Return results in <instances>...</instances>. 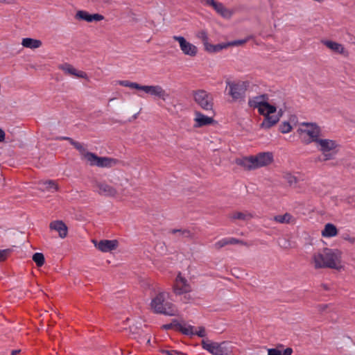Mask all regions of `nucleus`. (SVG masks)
Wrapping results in <instances>:
<instances>
[{"label": "nucleus", "instance_id": "28", "mask_svg": "<svg viewBox=\"0 0 355 355\" xmlns=\"http://www.w3.org/2000/svg\"><path fill=\"white\" fill-rule=\"evenodd\" d=\"M252 218L250 214H244L243 212H235L232 214V218L234 220H247Z\"/></svg>", "mask_w": 355, "mask_h": 355}, {"label": "nucleus", "instance_id": "26", "mask_svg": "<svg viewBox=\"0 0 355 355\" xmlns=\"http://www.w3.org/2000/svg\"><path fill=\"white\" fill-rule=\"evenodd\" d=\"M32 259L37 267H42L45 262L44 256L40 252L33 254Z\"/></svg>", "mask_w": 355, "mask_h": 355}, {"label": "nucleus", "instance_id": "32", "mask_svg": "<svg viewBox=\"0 0 355 355\" xmlns=\"http://www.w3.org/2000/svg\"><path fill=\"white\" fill-rule=\"evenodd\" d=\"M196 36L201 40L202 44H210L208 42L207 33L205 30H201L196 33Z\"/></svg>", "mask_w": 355, "mask_h": 355}, {"label": "nucleus", "instance_id": "44", "mask_svg": "<svg viewBox=\"0 0 355 355\" xmlns=\"http://www.w3.org/2000/svg\"><path fill=\"white\" fill-rule=\"evenodd\" d=\"M194 335H197L200 338H205L207 336L206 331L204 327H200L199 331L194 332Z\"/></svg>", "mask_w": 355, "mask_h": 355}, {"label": "nucleus", "instance_id": "20", "mask_svg": "<svg viewBox=\"0 0 355 355\" xmlns=\"http://www.w3.org/2000/svg\"><path fill=\"white\" fill-rule=\"evenodd\" d=\"M97 187L99 189L98 193L101 195L113 197L117 193L115 188L106 183H98Z\"/></svg>", "mask_w": 355, "mask_h": 355}, {"label": "nucleus", "instance_id": "1", "mask_svg": "<svg viewBox=\"0 0 355 355\" xmlns=\"http://www.w3.org/2000/svg\"><path fill=\"white\" fill-rule=\"evenodd\" d=\"M62 140L68 141L76 150L79 151L80 155L89 162L92 166H98L101 168H110L116 165L119 160L108 157H99L94 153L87 151L83 144L75 141L71 137H63Z\"/></svg>", "mask_w": 355, "mask_h": 355}, {"label": "nucleus", "instance_id": "56", "mask_svg": "<svg viewBox=\"0 0 355 355\" xmlns=\"http://www.w3.org/2000/svg\"><path fill=\"white\" fill-rule=\"evenodd\" d=\"M282 110H280L279 113H278V114H277V116H280L282 115Z\"/></svg>", "mask_w": 355, "mask_h": 355}, {"label": "nucleus", "instance_id": "10", "mask_svg": "<svg viewBox=\"0 0 355 355\" xmlns=\"http://www.w3.org/2000/svg\"><path fill=\"white\" fill-rule=\"evenodd\" d=\"M274 161L272 152H261L254 156L255 168L268 166Z\"/></svg>", "mask_w": 355, "mask_h": 355}, {"label": "nucleus", "instance_id": "7", "mask_svg": "<svg viewBox=\"0 0 355 355\" xmlns=\"http://www.w3.org/2000/svg\"><path fill=\"white\" fill-rule=\"evenodd\" d=\"M227 85L229 86V95L232 98L233 101L239 100H244L245 92L249 87L248 82L239 81L232 82L230 80L226 81Z\"/></svg>", "mask_w": 355, "mask_h": 355}, {"label": "nucleus", "instance_id": "46", "mask_svg": "<svg viewBox=\"0 0 355 355\" xmlns=\"http://www.w3.org/2000/svg\"><path fill=\"white\" fill-rule=\"evenodd\" d=\"M144 342H146L147 345H150V336L148 335H145L143 337L140 338L139 343H142Z\"/></svg>", "mask_w": 355, "mask_h": 355}, {"label": "nucleus", "instance_id": "21", "mask_svg": "<svg viewBox=\"0 0 355 355\" xmlns=\"http://www.w3.org/2000/svg\"><path fill=\"white\" fill-rule=\"evenodd\" d=\"M119 84L123 87H130L132 89H136L138 90H142L147 94L150 93L151 85H141L137 83H132L129 80H119Z\"/></svg>", "mask_w": 355, "mask_h": 355}, {"label": "nucleus", "instance_id": "48", "mask_svg": "<svg viewBox=\"0 0 355 355\" xmlns=\"http://www.w3.org/2000/svg\"><path fill=\"white\" fill-rule=\"evenodd\" d=\"M292 354H293V349L291 347L286 348L282 352V355H291Z\"/></svg>", "mask_w": 355, "mask_h": 355}, {"label": "nucleus", "instance_id": "2", "mask_svg": "<svg viewBox=\"0 0 355 355\" xmlns=\"http://www.w3.org/2000/svg\"><path fill=\"white\" fill-rule=\"evenodd\" d=\"M341 252L338 250H333L324 248L322 253L313 255L315 268H329L339 270L340 263Z\"/></svg>", "mask_w": 355, "mask_h": 355}, {"label": "nucleus", "instance_id": "18", "mask_svg": "<svg viewBox=\"0 0 355 355\" xmlns=\"http://www.w3.org/2000/svg\"><path fill=\"white\" fill-rule=\"evenodd\" d=\"M235 163L237 165L243 167L246 170L255 169L253 155L244 157L242 158H237L235 160Z\"/></svg>", "mask_w": 355, "mask_h": 355}, {"label": "nucleus", "instance_id": "36", "mask_svg": "<svg viewBox=\"0 0 355 355\" xmlns=\"http://www.w3.org/2000/svg\"><path fill=\"white\" fill-rule=\"evenodd\" d=\"M21 44H42V42L39 40L26 37L22 40Z\"/></svg>", "mask_w": 355, "mask_h": 355}, {"label": "nucleus", "instance_id": "3", "mask_svg": "<svg viewBox=\"0 0 355 355\" xmlns=\"http://www.w3.org/2000/svg\"><path fill=\"white\" fill-rule=\"evenodd\" d=\"M165 293H159L151 301L150 306L156 313L175 315L177 313L175 306L171 302H165Z\"/></svg>", "mask_w": 355, "mask_h": 355}, {"label": "nucleus", "instance_id": "51", "mask_svg": "<svg viewBox=\"0 0 355 355\" xmlns=\"http://www.w3.org/2000/svg\"><path fill=\"white\" fill-rule=\"evenodd\" d=\"M322 44H339L338 42L331 40H322Z\"/></svg>", "mask_w": 355, "mask_h": 355}, {"label": "nucleus", "instance_id": "15", "mask_svg": "<svg viewBox=\"0 0 355 355\" xmlns=\"http://www.w3.org/2000/svg\"><path fill=\"white\" fill-rule=\"evenodd\" d=\"M119 245L117 240H101L96 247L101 252H107L116 249Z\"/></svg>", "mask_w": 355, "mask_h": 355}, {"label": "nucleus", "instance_id": "34", "mask_svg": "<svg viewBox=\"0 0 355 355\" xmlns=\"http://www.w3.org/2000/svg\"><path fill=\"white\" fill-rule=\"evenodd\" d=\"M46 189L49 191L53 189L54 191H58L59 187L54 180H47L44 182Z\"/></svg>", "mask_w": 355, "mask_h": 355}, {"label": "nucleus", "instance_id": "30", "mask_svg": "<svg viewBox=\"0 0 355 355\" xmlns=\"http://www.w3.org/2000/svg\"><path fill=\"white\" fill-rule=\"evenodd\" d=\"M170 232L171 234H176L178 232L180 233L183 236L186 238H190L191 239L193 237V234L188 229H172Z\"/></svg>", "mask_w": 355, "mask_h": 355}, {"label": "nucleus", "instance_id": "47", "mask_svg": "<svg viewBox=\"0 0 355 355\" xmlns=\"http://www.w3.org/2000/svg\"><path fill=\"white\" fill-rule=\"evenodd\" d=\"M329 307V304H318L317 306L318 311L320 313H323Z\"/></svg>", "mask_w": 355, "mask_h": 355}, {"label": "nucleus", "instance_id": "27", "mask_svg": "<svg viewBox=\"0 0 355 355\" xmlns=\"http://www.w3.org/2000/svg\"><path fill=\"white\" fill-rule=\"evenodd\" d=\"M182 52L186 55L194 56L197 53L196 46H180Z\"/></svg>", "mask_w": 355, "mask_h": 355}, {"label": "nucleus", "instance_id": "50", "mask_svg": "<svg viewBox=\"0 0 355 355\" xmlns=\"http://www.w3.org/2000/svg\"><path fill=\"white\" fill-rule=\"evenodd\" d=\"M5 132L2 129H0V142H2L5 140Z\"/></svg>", "mask_w": 355, "mask_h": 355}, {"label": "nucleus", "instance_id": "54", "mask_svg": "<svg viewBox=\"0 0 355 355\" xmlns=\"http://www.w3.org/2000/svg\"><path fill=\"white\" fill-rule=\"evenodd\" d=\"M322 286L324 288V290H328V287L326 284H322Z\"/></svg>", "mask_w": 355, "mask_h": 355}, {"label": "nucleus", "instance_id": "23", "mask_svg": "<svg viewBox=\"0 0 355 355\" xmlns=\"http://www.w3.org/2000/svg\"><path fill=\"white\" fill-rule=\"evenodd\" d=\"M338 233L337 227L332 223L326 224L324 230L322 231V235L324 237H333L336 236Z\"/></svg>", "mask_w": 355, "mask_h": 355}, {"label": "nucleus", "instance_id": "49", "mask_svg": "<svg viewBox=\"0 0 355 355\" xmlns=\"http://www.w3.org/2000/svg\"><path fill=\"white\" fill-rule=\"evenodd\" d=\"M345 240L349 241L351 243H354L355 242L354 237H350L348 234L343 236Z\"/></svg>", "mask_w": 355, "mask_h": 355}, {"label": "nucleus", "instance_id": "58", "mask_svg": "<svg viewBox=\"0 0 355 355\" xmlns=\"http://www.w3.org/2000/svg\"><path fill=\"white\" fill-rule=\"evenodd\" d=\"M231 355H234V352L231 353Z\"/></svg>", "mask_w": 355, "mask_h": 355}, {"label": "nucleus", "instance_id": "31", "mask_svg": "<svg viewBox=\"0 0 355 355\" xmlns=\"http://www.w3.org/2000/svg\"><path fill=\"white\" fill-rule=\"evenodd\" d=\"M229 46H205V51L209 53H214L226 49Z\"/></svg>", "mask_w": 355, "mask_h": 355}, {"label": "nucleus", "instance_id": "35", "mask_svg": "<svg viewBox=\"0 0 355 355\" xmlns=\"http://www.w3.org/2000/svg\"><path fill=\"white\" fill-rule=\"evenodd\" d=\"M292 130V126L288 122H283L279 128V130L282 133H288Z\"/></svg>", "mask_w": 355, "mask_h": 355}, {"label": "nucleus", "instance_id": "6", "mask_svg": "<svg viewBox=\"0 0 355 355\" xmlns=\"http://www.w3.org/2000/svg\"><path fill=\"white\" fill-rule=\"evenodd\" d=\"M320 146V150L322 153L324 157H318L319 161H327L332 159L336 155L337 151L335 149L338 146L336 141L331 139H320L319 137L315 141Z\"/></svg>", "mask_w": 355, "mask_h": 355}, {"label": "nucleus", "instance_id": "45", "mask_svg": "<svg viewBox=\"0 0 355 355\" xmlns=\"http://www.w3.org/2000/svg\"><path fill=\"white\" fill-rule=\"evenodd\" d=\"M161 353L166 354V355L182 354L181 353H179L175 350H166V349H162Z\"/></svg>", "mask_w": 355, "mask_h": 355}, {"label": "nucleus", "instance_id": "25", "mask_svg": "<svg viewBox=\"0 0 355 355\" xmlns=\"http://www.w3.org/2000/svg\"><path fill=\"white\" fill-rule=\"evenodd\" d=\"M178 326V331L187 336L194 335L193 327L189 325L187 327L182 326L180 322L176 324Z\"/></svg>", "mask_w": 355, "mask_h": 355}, {"label": "nucleus", "instance_id": "8", "mask_svg": "<svg viewBox=\"0 0 355 355\" xmlns=\"http://www.w3.org/2000/svg\"><path fill=\"white\" fill-rule=\"evenodd\" d=\"M195 102L204 110L213 111L214 99L211 94L205 90L199 89L193 92Z\"/></svg>", "mask_w": 355, "mask_h": 355}, {"label": "nucleus", "instance_id": "12", "mask_svg": "<svg viewBox=\"0 0 355 355\" xmlns=\"http://www.w3.org/2000/svg\"><path fill=\"white\" fill-rule=\"evenodd\" d=\"M205 1L206 5L212 6L216 12L223 17L230 18L231 17L232 12L222 3L215 0H205Z\"/></svg>", "mask_w": 355, "mask_h": 355}, {"label": "nucleus", "instance_id": "43", "mask_svg": "<svg viewBox=\"0 0 355 355\" xmlns=\"http://www.w3.org/2000/svg\"><path fill=\"white\" fill-rule=\"evenodd\" d=\"M180 295H182V297H181V301L185 304L189 303L192 299L189 293H184L183 294H181Z\"/></svg>", "mask_w": 355, "mask_h": 355}, {"label": "nucleus", "instance_id": "19", "mask_svg": "<svg viewBox=\"0 0 355 355\" xmlns=\"http://www.w3.org/2000/svg\"><path fill=\"white\" fill-rule=\"evenodd\" d=\"M265 99H268L267 94H263L261 96H255L253 99H250L248 102V105L251 107L258 108V112L259 114H263V109L262 107V103Z\"/></svg>", "mask_w": 355, "mask_h": 355}, {"label": "nucleus", "instance_id": "13", "mask_svg": "<svg viewBox=\"0 0 355 355\" xmlns=\"http://www.w3.org/2000/svg\"><path fill=\"white\" fill-rule=\"evenodd\" d=\"M75 17L78 20L85 21L87 22L99 21L104 18L103 16L100 14H90L85 10H78Z\"/></svg>", "mask_w": 355, "mask_h": 355}, {"label": "nucleus", "instance_id": "29", "mask_svg": "<svg viewBox=\"0 0 355 355\" xmlns=\"http://www.w3.org/2000/svg\"><path fill=\"white\" fill-rule=\"evenodd\" d=\"M334 53L343 55L344 56L348 55L347 51L345 50L343 46H327Z\"/></svg>", "mask_w": 355, "mask_h": 355}, {"label": "nucleus", "instance_id": "22", "mask_svg": "<svg viewBox=\"0 0 355 355\" xmlns=\"http://www.w3.org/2000/svg\"><path fill=\"white\" fill-rule=\"evenodd\" d=\"M149 94L157 96L163 101H165L168 96L166 91L159 85H151Z\"/></svg>", "mask_w": 355, "mask_h": 355}, {"label": "nucleus", "instance_id": "57", "mask_svg": "<svg viewBox=\"0 0 355 355\" xmlns=\"http://www.w3.org/2000/svg\"><path fill=\"white\" fill-rule=\"evenodd\" d=\"M6 0H0V3L5 2Z\"/></svg>", "mask_w": 355, "mask_h": 355}, {"label": "nucleus", "instance_id": "37", "mask_svg": "<svg viewBox=\"0 0 355 355\" xmlns=\"http://www.w3.org/2000/svg\"><path fill=\"white\" fill-rule=\"evenodd\" d=\"M228 240V245H234V244H241L246 246H249V245L247 243V242L240 240L236 238H229Z\"/></svg>", "mask_w": 355, "mask_h": 355}, {"label": "nucleus", "instance_id": "39", "mask_svg": "<svg viewBox=\"0 0 355 355\" xmlns=\"http://www.w3.org/2000/svg\"><path fill=\"white\" fill-rule=\"evenodd\" d=\"M11 252L10 249L0 250V262L4 261Z\"/></svg>", "mask_w": 355, "mask_h": 355}, {"label": "nucleus", "instance_id": "16", "mask_svg": "<svg viewBox=\"0 0 355 355\" xmlns=\"http://www.w3.org/2000/svg\"><path fill=\"white\" fill-rule=\"evenodd\" d=\"M58 68L64 71L65 73H68L78 78H87V75L85 71H77L71 64L68 63L60 64Z\"/></svg>", "mask_w": 355, "mask_h": 355}, {"label": "nucleus", "instance_id": "41", "mask_svg": "<svg viewBox=\"0 0 355 355\" xmlns=\"http://www.w3.org/2000/svg\"><path fill=\"white\" fill-rule=\"evenodd\" d=\"M228 245V240L227 239H223L215 243V248L217 250H220V248H223L224 246Z\"/></svg>", "mask_w": 355, "mask_h": 355}, {"label": "nucleus", "instance_id": "38", "mask_svg": "<svg viewBox=\"0 0 355 355\" xmlns=\"http://www.w3.org/2000/svg\"><path fill=\"white\" fill-rule=\"evenodd\" d=\"M177 324H179V322L177 320H173L171 323L164 324L162 328L166 330L175 329L176 331H178V326L176 325Z\"/></svg>", "mask_w": 355, "mask_h": 355}, {"label": "nucleus", "instance_id": "9", "mask_svg": "<svg viewBox=\"0 0 355 355\" xmlns=\"http://www.w3.org/2000/svg\"><path fill=\"white\" fill-rule=\"evenodd\" d=\"M191 291V287L186 278L183 277L181 275V273L179 272L178 275L174 285H173V292L176 295H181L184 293H190Z\"/></svg>", "mask_w": 355, "mask_h": 355}, {"label": "nucleus", "instance_id": "11", "mask_svg": "<svg viewBox=\"0 0 355 355\" xmlns=\"http://www.w3.org/2000/svg\"><path fill=\"white\" fill-rule=\"evenodd\" d=\"M302 125L306 126V129H299L298 131H301L302 132L307 134L310 137L307 141H305V143L308 144L312 141L315 142L320 137V128L314 123H304L302 124Z\"/></svg>", "mask_w": 355, "mask_h": 355}, {"label": "nucleus", "instance_id": "55", "mask_svg": "<svg viewBox=\"0 0 355 355\" xmlns=\"http://www.w3.org/2000/svg\"><path fill=\"white\" fill-rule=\"evenodd\" d=\"M282 347H283V345H281V344L278 345L277 347V348H282Z\"/></svg>", "mask_w": 355, "mask_h": 355}, {"label": "nucleus", "instance_id": "40", "mask_svg": "<svg viewBox=\"0 0 355 355\" xmlns=\"http://www.w3.org/2000/svg\"><path fill=\"white\" fill-rule=\"evenodd\" d=\"M285 179L287 180L289 185H293V184L297 183V178L292 175L291 173H286L284 176Z\"/></svg>", "mask_w": 355, "mask_h": 355}, {"label": "nucleus", "instance_id": "53", "mask_svg": "<svg viewBox=\"0 0 355 355\" xmlns=\"http://www.w3.org/2000/svg\"><path fill=\"white\" fill-rule=\"evenodd\" d=\"M26 47H29L31 49H35V48H37L39 47L40 46H36V45H34V46H25Z\"/></svg>", "mask_w": 355, "mask_h": 355}, {"label": "nucleus", "instance_id": "52", "mask_svg": "<svg viewBox=\"0 0 355 355\" xmlns=\"http://www.w3.org/2000/svg\"><path fill=\"white\" fill-rule=\"evenodd\" d=\"M21 352L20 349H15L11 352V355H17Z\"/></svg>", "mask_w": 355, "mask_h": 355}, {"label": "nucleus", "instance_id": "5", "mask_svg": "<svg viewBox=\"0 0 355 355\" xmlns=\"http://www.w3.org/2000/svg\"><path fill=\"white\" fill-rule=\"evenodd\" d=\"M268 99H265L263 103H262V107L263 110V114H260L264 116L263 121L261 123V127L265 129H269L279 121V116L277 115H271L274 114L277 111V107L274 105L270 104L268 101Z\"/></svg>", "mask_w": 355, "mask_h": 355}, {"label": "nucleus", "instance_id": "33", "mask_svg": "<svg viewBox=\"0 0 355 355\" xmlns=\"http://www.w3.org/2000/svg\"><path fill=\"white\" fill-rule=\"evenodd\" d=\"M252 38V36H248L244 39L235 40L227 42H222V43H219L218 44H245L246 42H248Z\"/></svg>", "mask_w": 355, "mask_h": 355}, {"label": "nucleus", "instance_id": "4", "mask_svg": "<svg viewBox=\"0 0 355 355\" xmlns=\"http://www.w3.org/2000/svg\"><path fill=\"white\" fill-rule=\"evenodd\" d=\"M202 347L212 355H231L235 348L231 342L223 341L221 343L211 342L209 340H202Z\"/></svg>", "mask_w": 355, "mask_h": 355}, {"label": "nucleus", "instance_id": "17", "mask_svg": "<svg viewBox=\"0 0 355 355\" xmlns=\"http://www.w3.org/2000/svg\"><path fill=\"white\" fill-rule=\"evenodd\" d=\"M49 227L51 230L57 231L60 237L62 239L67 236L68 228L65 223L62 220L52 221L49 225Z\"/></svg>", "mask_w": 355, "mask_h": 355}, {"label": "nucleus", "instance_id": "14", "mask_svg": "<svg viewBox=\"0 0 355 355\" xmlns=\"http://www.w3.org/2000/svg\"><path fill=\"white\" fill-rule=\"evenodd\" d=\"M195 116L196 118L194 119V128H201L203 126L209 125L214 123V122L213 116H205L199 111L195 112Z\"/></svg>", "mask_w": 355, "mask_h": 355}, {"label": "nucleus", "instance_id": "24", "mask_svg": "<svg viewBox=\"0 0 355 355\" xmlns=\"http://www.w3.org/2000/svg\"><path fill=\"white\" fill-rule=\"evenodd\" d=\"M293 216L289 213H286L284 215H277L273 217L274 221L279 223H290Z\"/></svg>", "mask_w": 355, "mask_h": 355}, {"label": "nucleus", "instance_id": "42", "mask_svg": "<svg viewBox=\"0 0 355 355\" xmlns=\"http://www.w3.org/2000/svg\"><path fill=\"white\" fill-rule=\"evenodd\" d=\"M172 38L174 42L178 41L179 44H191V43L188 42L182 36H173Z\"/></svg>", "mask_w": 355, "mask_h": 355}]
</instances>
